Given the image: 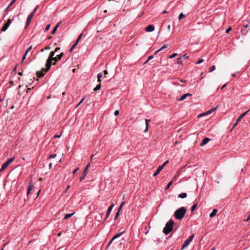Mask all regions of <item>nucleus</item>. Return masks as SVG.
Wrapping results in <instances>:
<instances>
[{"mask_svg":"<svg viewBox=\"0 0 250 250\" xmlns=\"http://www.w3.org/2000/svg\"><path fill=\"white\" fill-rule=\"evenodd\" d=\"M55 52L54 51H51L50 53L49 57L46 60V62L45 64L46 68H42V70H45V72H47L49 70L52 64V61L53 59H54L53 58H54V56L55 55Z\"/></svg>","mask_w":250,"mask_h":250,"instance_id":"1","label":"nucleus"},{"mask_svg":"<svg viewBox=\"0 0 250 250\" xmlns=\"http://www.w3.org/2000/svg\"><path fill=\"white\" fill-rule=\"evenodd\" d=\"M186 212L187 210L185 207H181L175 210L174 212V216L176 219H182L184 217Z\"/></svg>","mask_w":250,"mask_h":250,"instance_id":"2","label":"nucleus"},{"mask_svg":"<svg viewBox=\"0 0 250 250\" xmlns=\"http://www.w3.org/2000/svg\"><path fill=\"white\" fill-rule=\"evenodd\" d=\"M174 222L172 219L169 220V221L166 223L165 228L163 229V232L165 234H169L173 229V226Z\"/></svg>","mask_w":250,"mask_h":250,"instance_id":"3","label":"nucleus"},{"mask_svg":"<svg viewBox=\"0 0 250 250\" xmlns=\"http://www.w3.org/2000/svg\"><path fill=\"white\" fill-rule=\"evenodd\" d=\"M14 159L15 157H13L8 159L5 163H4L2 164L1 168L0 169V172L3 171L9 165V164L14 161Z\"/></svg>","mask_w":250,"mask_h":250,"instance_id":"4","label":"nucleus"},{"mask_svg":"<svg viewBox=\"0 0 250 250\" xmlns=\"http://www.w3.org/2000/svg\"><path fill=\"white\" fill-rule=\"evenodd\" d=\"M90 166V164H88L86 166V167L84 168V170L82 174V176H81L80 178V180L81 181H82V180H83L85 176L86 175V174H87V172L88 171V168Z\"/></svg>","mask_w":250,"mask_h":250,"instance_id":"5","label":"nucleus"},{"mask_svg":"<svg viewBox=\"0 0 250 250\" xmlns=\"http://www.w3.org/2000/svg\"><path fill=\"white\" fill-rule=\"evenodd\" d=\"M33 16L34 15H33V13H30L28 15V16L27 17L26 25L25 26V28H27L29 26Z\"/></svg>","mask_w":250,"mask_h":250,"instance_id":"6","label":"nucleus"},{"mask_svg":"<svg viewBox=\"0 0 250 250\" xmlns=\"http://www.w3.org/2000/svg\"><path fill=\"white\" fill-rule=\"evenodd\" d=\"M155 29V27L153 25H152V24H150V25H148L146 28V29L145 30L146 31V32H152Z\"/></svg>","mask_w":250,"mask_h":250,"instance_id":"7","label":"nucleus"},{"mask_svg":"<svg viewBox=\"0 0 250 250\" xmlns=\"http://www.w3.org/2000/svg\"><path fill=\"white\" fill-rule=\"evenodd\" d=\"M114 205H115L114 204H112L108 208L107 212H106V217H105V220L109 216L110 213L113 208L114 207Z\"/></svg>","mask_w":250,"mask_h":250,"instance_id":"8","label":"nucleus"},{"mask_svg":"<svg viewBox=\"0 0 250 250\" xmlns=\"http://www.w3.org/2000/svg\"><path fill=\"white\" fill-rule=\"evenodd\" d=\"M33 188H34L33 184L32 183V182H30L29 184V185H28V190L27 191V196H28L30 194V191L33 189Z\"/></svg>","mask_w":250,"mask_h":250,"instance_id":"9","label":"nucleus"},{"mask_svg":"<svg viewBox=\"0 0 250 250\" xmlns=\"http://www.w3.org/2000/svg\"><path fill=\"white\" fill-rule=\"evenodd\" d=\"M191 95L192 94L190 93L185 94L183 95L179 99H178V101H182L185 100L188 96H191Z\"/></svg>","mask_w":250,"mask_h":250,"instance_id":"10","label":"nucleus"},{"mask_svg":"<svg viewBox=\"0 0 250 250\" xmlns=\"http://www.w3.org/2000/svg\"><path fill=\"white\" fill-rule=\"evenodd\" d=\"M63 55V53H61L60 54L57 55L56 57H54L53 59V61L55 62H58L60 60Z\"/></svg>","mask_w":250,"mask_h":250,"instance_id":"11","label":"nucleus"},{"mask_svg":"<svg viewBox=\"0 0 250 250\" xmlns=\"http://www.w3.org/2000/svg\"><path fill=\"white\" fill-rule=\"evenodd\" d=\"M209 140H210V139L208 138H204L203 140V141H202V142L200 143V146H202L205 145L209 142Z\"/></svg>","mask_w":250,"mask_h":250,"instance_id":"12","label":"nucleus"},{"mask_svg":"<svg viewBox=\"0 0 250 250\" xmlns=\"http://www.w3.org/2000/svg\"><path fill=\"white\" fill-rule=\"evenodd\" d=\"M217 108V107H214V108H212L209 110H208L207 112H206V113H204V114H206V115H209L210 114H211L212 113H213V112H214L216 110Z\"/></svg>","mask_w":250,"mask_h":250,"instance_id":"13","label":"nucleus"},{"mask_svg":"<svg viewBox=\"0 0 250 250\" xmlns=\"http://www.w3.org/2000/svg\"><path fill=\"white\" fill-rule=\"evenodd\" d=\"M43 71L46 72L45 70H42V69L41 71H37L36 73L37 77L40 78L42 77L44 75V73H43Z\"/></svg>","mask_w":250,"mask_h":250,"instance_id":"14","label":"nucleus"},{"mask_svg":"<svg viewBox=\"0 0 250 250\" xmlns=\"http://www.w3.org/2000/svg\"><path fill=\"white\" fill-rule=\"evenodd\" d=\"M250 110H249L243 113H242L237 119V122H239L241 121V120L250 111Z\"/></svg>","mask_w":250,"mask_h":250,"instance_id":"15","label":"nucleus"},{"mask_svg":"<svg viewBox=\"0 0 250 250\" xmlns=\"http://www.w3.org/2000/svg\"><path fill=\"white\" fill-rule=\"evenodd\" d=\"M217 211L218 210L217 209H213L212 211L210 213L209 217L210 218L214 217L216 215Z\"/></svg>","mask_w":250,"mask_h":250,"instance_id":"16","label":"nucleus"},{"mask_svg":"<svg viewBox=\"0 0 250 250\" xmlns=\"http://www.w3.org/2000/svg\"><path fill=\"white\" fill-rule=\"evenodd\" d=\"M145 122H146V127L144 130V132H146L148 129V123H149V122H150V120L149 119H146Z\"/></svg>","mask_w":250,"mask_h":250,"instance_id":"17","label":"nucleus"},{"mask_svg":"<svg viewBox=\"0 0 250 250\" xmlns=\"http://www.w3.org/2000/svg\"><path fill=\"white\" fill-rule=\"evenodd\" d=\"M162 169L163 168H162V167L159 166L156 171L154 173L153 176H156L160 172V171L162 170Z\"/></svg>","mask_w":250,"mask_h":250,"instance_id":"18","label":"nucleus"},{"mask_svg":"<svg viewBox=\"0 0 250 250\" xmlns=\"http://www.w3.org/2000/svg\"><path fill=\"white\" fill-rule=\"evenodd\" d=\"M61 22L58 23L56 26L54 28L53 30L52 31V32L51 33L52 34H54L55 33V32H56L57 30L58 29V28L60 26V25L61 24Z\"/></svg>","mask_w":250,"mask_h":250,"instance_id":"19","label":"nucleus"},{"mask_svg":"<svg viewBox=\"0 0 250 250\" xmlns=\"http://www.w3.org/2000/svg\"><path fill=\"white\" fill-rule=\"evenodd\" d=\"M75 212H73L71 213H67L66 214L63 218V220H66L69 218L71 217L73 214H74Z\"/></svg>","mask_w":250,"mask_h":250,"instance_id":"20","label":"nucleus"},{"mask_svg":"<svg viewBox=\"0 0 250 250\" xmlns=\"http://www.w3.org/2000/svg\"><path fill=\"white\" fill-rule=\"evenodd\" d=\"M190 242H189L187 239L184 242V245L182 247V250H183L185 248L188 247Z\"/></svg>","mask_w":250,"mask_h":250,"instance_id":"21","label":"nucleus"},{"mask_svg":"<svg viewBox=\"0 0 250 250\" xmlns=\"http://www.w3.org/2000/svg\"><path fill=\"white\" fill-rule=\"evenodd\" d=\"M9 25L7 24L6 23L4 25V26L1 28V31L4 32L9 27Z\"/></svg>","mask_w":250,"mask_h":250,"instance_id":"22","label":"nucleus"},{"mask_svg":"<svg viewBox=\"0 0 250 250\" xmlns=\"http://www.w3.org/2000/svg\"><path fill=\"white\" fill-rule=\"evenodd\" d=\"M187 197V194L186 193H182L178 195V197L180 198H185Z\"/></svg>","mask_w":250,"mask_h":250,"instance_id":"23","label":"nucleus"},{"mask_svg":"<svg viewBox=\"0 0 250 250\" xmlns=\"http://www.w3.org/2000/svg\"><path fill=\"white\" fill-rule=\"evenodd\" d=\"M103 77V74L102 73H100L98 74L97 75V79H98V81L99 82H101V78Z\"/></svg>","mask_w":250,"mask_h":250,"instance_id":"24","label":"nucleus"},{"mask_svg":"<svg viewBox=\"0 0 250 250\" xmlns=\"http://www.w3.org/2000/svg\"><path fill=\"white\" fill-rule=\"evenodd\" d=\"M124 233V232H120L119 233H118L117 234H116L115 235H114L113 237V239H116L118 237H119L120 236H121L123 233Z\"/></svg>","mask_w":250,"mask_h":250,"instance_id":"25","label":"nucleus"},{"mask_svg":"<svg viewBox=\"0 0 250 250\" xmlns=\"http://www.w3.org/2000/svg\"><path fill=\"white\" fill-rule=\"evenodd\" d=\"M101 87V84L100 83V84H98V85L96 86V87H95V88H94V89H93V90H94V91H97V90H98L100 89Z\"/></svg>","mask_w":250,"mask_h":250,"instance_id":"26","label":"nucleus"},{"mask_svg":"<svg viewBox=\"0 0 250 250\" xmlns=\"http://www.w3.org/2000/svg\"><path fill=\"white\" fill-rule=\"evenodd\" d=\"M197 206V204H194L193 205H192V206L191 208V211H193L196 208Z\"/></svg>","mask_w":250,"mask_h":250,"instance_id":"27","label":"nucleus"},{"mask_svg":"<svg viewBox=\"0 0 250 250\" xmlns=\"http://www.w3.org/2000/svg\"><path fill=\"white\" fill-rule=\"evenodd\" d=\"M125 201H124V202H123L122 203V204H121V205L120 206V207H119V209H118V211H121V210L122 209V208H123V206L125 205Z\"/></svg>","mask_w":250,"mask_h":250,"instance_id":"28","label":"nucleus"},{"mask_svg":"<svg viewBox=\"0 0 250 250\" xmlns=\"http://www.w3.org/2000/svg\"><path fill=\"white\" fill-rule=\"evenodd\" d=\"M194 234H192L191 235H190L189 238L187 239L189 242H191L193 239V237H194Z\"/></svg>","mask_w":250,"mask_h":250,"instance_id":"29","label":"nucleus"},{"mask_svg":"<svg viewBox=\"0 0 250 250\" xmlns=\"http://www.w3.org/2000/svg\"><path fill=\"white\" fill-rule=\"evenodd\" d=\"M172 182H173V181H170V182L168 183V184L167 185V186H166V189H168L170 188V186H171V184H172Z\"/></svg>","mask_w":250,"mask_h":250,"instance_id":"30","label":"nucleus"},{"mask_svg":"<svg viewBox=\"0 0 250 250\" xmlns=\"http://www.w3.org/2000/svg\"><path fill=\"white\" fill-rule=\"evenodd\" d=\"M185 16V15L184 14H183L182 13H180L179 16V20H181Z\"/></svg>","mask_w":250,"mask_h":250,"instance_id":"31","label":"nucleus"},{"mask_svg":"<svg viewBox=\"0 0 250 250\" xmlns=\"http://www.w3.org/2000/svg\"><path fill=\"white\" fill-rule=\"evenodd\" d=\"M38 7H39L38 5H37L36 6V7L34 8V9L33 10V11L31 13H33V15H34V14L35 13V12H36V11L37 10Z\"/></svg>","mask_w":250,"mask_h":250,"instance_id":"32","label":"nucleus"},{"mask_svg":"<svg viewBox=\"0 0 250 250\" xmlns=\"http://www.w3.org/2000/svg\"><path fill=\"white\" fill-rule=\"evenodd\" d=\"M177 55V53H174L168 57L169 58L172 59L175 57Z\"/></svg>","mask_w":250,"mask_h":250,"instance_id":"33","label":"nucleus"},{"mask_svg":"<svg viewBox=\"0 0 250 250\" xmlns=\"http://www.w3.org/2000/svg\"><path fill=\"white\" fill-rule=\"evenodd\" d=\"M215 65H213V66H212L210 67V70H209V72H212V71L215 70Z\"/></svg>","mask_w":250,"mask_h":250,"instance_id":"34","label":"nucleus"},{"mask_svg":"<svg viewBox=\"0 0 250 250\" xmlns=\"http://www.w3.org/2000/svg\"><path fill=\"white\" fill-rule=\"evenodd\" d=\"M56 156H57V155H56V154H52L50 155L49 156L48 158H49V159L54 158H55V157H56Z\"/></svg>","mask_w":250,"mask_h":250,"instance_id":"35","label":"nucleus"},{"mask_svg":"<svg viewBox=\"0 0 250 250\" xmlns=\"http://www.w3.org/2000/svg\"><path fill=\"white\" fill-rule=\"evenodd\" d=\"M204 62V60L203 59H201L199 60L198 62H197L195 63L197 64H200Z\"/></svg>","mask_w":250,"mask_h":250,"instance_id":"36","label":"nucleus"},{"mask_svg":"<svg viewBox=\"0 0 250 250\" xmlns=\"http://www.w3.org/2000/svg\"><path fill=\"white\" fill-rule=\"evenodd\" d=\"M178 63L181 64L183 62L182 60V57H179L177 58Z\"/></svg>","mask_w":250,"mask_h":250,"instance_id":"37","label":"nucleus"},{"mask_svg":"<svg viewBox=\"0 0 250 250\" xmlns=\"http://www.w3.org/2000/svg\"><path fill=\"white\" fill-rule=\"evenodd\" d=\"M84 99H85V97H83V98L81 99V101L79 103V104H78V105H77V107H78V106H79V105H80V104H81L83 102V101L84 100Z\"/></svg>","mask_w":250,"mask_h":250,"instance_id":"38","label":"nucleus"},{"mask_svg":"<svg viewBox=\"0 0 250 250\" xmlns=\"http://www.w3.org/2000/svg\"><path fill=\"white\" fill-rule=\"evenodd\" d=\"M16 0H12L8 5V7H11L16 1Z\"/></svg>","mask_w":250,"mask_h":250,"instance_id":"39","label":"nucleus"},{"mask_svg":"<svg viewBox=\"0 0 250 250\" xmlns=\"http://www.w3.org/2000/svg\"><path fill=\"white\" fill-rule=\"evenodd\" d=\"M238 122H237V120H236V123H235V124H233V126H232V128H231V131H232V130H233V129L236 127V125H237L238 124Z\"/></svg>","mask_w":250,"mask_h":250,"instance_id":"40","label":"nucleus"},{"mask_svg":"<svg viewBox=\"0 0 250 250\" xmlns=\"http://www.w3.org/2000/svg\"><path fill=\"white\" fill-rule=\"evenodd\" d=\"M32 48V45H31L25 51L26 54H27L29 51Z\"/></svg>","mask_w":250,"mask_h":250,"instance_id":"41","label":"nucleus"},{"mask_svg":"<svg viewBox=\"0 0 250 250\" xmlns=\"http://www.w3.org/2000/svg\"><path fill=\"white\" fill-rule=\"evenodd\" d=\"M50 25L47 24L45 28L44 31L46 32L47 31H48L49 30V29L50 28Z\"/></svg>","mask_w":250,"mask_h":250,"instance_id":"42","label":"nucleus"},{"mask_svg":"<svg viewBox=\"0 0 250 250\" xmlns=\"http://www.w3.org/2000/svg\"><path fill=\"white\" fill-rule=\"evenodd\" d=\"M153 58V56H150L148 57L147 61H146V62H145L146 63H147L149 61H150V60H151L152 58Z\"/></svg>","mask_w":250,"mask_h":250,"instance_id":"43","label":"nucleus"},{"mask_svg":"<svg viewBox=\"0 0 250 250\" xmlns=\"http://www.w3.org/2000/svg\"><path fill=\"white\" fill-rule=\"evenodd\" d=\"M168 163V161H167L165 162L162 166H160V167H162V168H163V167Z\"/></svg>","mask_w":250,"mask_h":250,"instance_id":"44","label":"nucleus"},{"mask_svg":"<svg viewBox=\"0 0 250 250\" xmlns=\"http://www.w3.org/2000/svg\"><path fill=\"white\" fill-rule=\"evenodd\" d=\"M119 213H120V211H117V213H116V214L115 215V218H114L115 220H116L118 218V217L119 216Z\"/></svg>","mask_w":250,"mask_h":250,"instance_id":"45","label":"nucleus"},{"mask_svg":"<svg viewBox=\"0 0 250 250\" xmlns=\"http://www.w3.org/2000/svg\"><path fill=\"white\" fill-rule=\"evenodd\" d=\"M26 55H27V54H26V53H25L24 55L22 57L21 63H22L23 62L24 60L25 59Z\"/></svg>","mask_w":250,"mask_h":250,"instance_id":"46","label":"nucleus"},{"mask_svg":"<svg viewBox=\"0 0 250 250\" xmlns=\"http://www.w3.org/2000/svg\"><path fill=\"white\" fill-rule=\"evenodd\" d=\"M115 239H113V237H112V238L111 239V240L109 241L108 244L107 245V247H108L112 243L113 241H114Z\"/></svg>","mask_w":250,"mask_h":250,"instance_id":"47","label":"nucleus"},{"mask_svg":"<svg viewBox=\"0 0 250 250\" xmlns=\"http://www.w3.org/2000/svg\"><path fill=\"white\" fill-rule=\"evenodd\" d=\"M167 48V45H163L162 47H161L160 48V50L161 51L163 49H164L165 48Z\"/></svg>","mask_w":250,"mask_h":250,"instance_id":"48","label":"nucleus"},{"mask_svg":"<svg viewBox=\"0 0 250 250\" xmlns=\"http://www.w3.org/2000/svg\"><path fill=\"white\" fill-rule=\"evenodd\" d=\"M119 114V111L118 110H116L115 112H114V115L115 116H117Z\"/></svg>","mask_w":250,"mask_h":250,"instance_id":"49","label":"nucleus"},{"mask_svg":"<svg viewBox=\"0 0 250 250\" xmlns=\"http://www.w3.org/2000/svg\"><path fill=\"white\" fill-rule=\"evenodd\" d=\"M231 30V27L228 28V29H226V33H229Z\"/></svg>","mask_w":250,"mask_h":250,"instance_id":"50","label":"nucleus"},{"mask_svg":"<svg viewBox=\"0 0 250 250\" xmlns=\"http://www.w3.org/2000/svg\"><path fill=\"white\" fill-rule=\"evenodd\" d=\"M76 46V45H74V44L72 45V46L71 47V48H70V52H71L73 50L74 48L75 47V46Z\"/></svg>","mask_w":250,"mask_h":250,"instance_id":"51","label":"nucleus"},{"mask_svg":"<svg viewBox=\"0 0 250 250\" xmlns=\"http://www.w3.org/2000/svg\"><path fill=\"white\" fill-rule=\"evenodd\" d=\"M11 21H12V20L11 19H9L8 20L7 22H6V23L10 25L11 23Z\"/></svg>","mask_w":250,"mask_h":250,"instance_id":"52","label":"nucleus"},{"mask_svg":"<svg viewBox=\"0 0 250 250\" xmlns=\"http://www.w3.org/2000/svg\"><path fill=\"white\" fill-rule=\"evenodd\" d=\"M183 57V58H184V59H188V58H189V56H188L187 54H185V55H184L183 56V57Z\"/></svg>","mask_w":250,"mask_h":250,"instance_id":"53","label":"nucleus"},{"mask_svg":"<svg viewBox=\"0 0 250 250\" xmlns=\"http://www.w3.org/2000/svg\"><path fill=\"white\" fill-rule=\"evenodd\" d=\"M82 36H83V34H82V33L80 34L79 35V37H78V38L77 40H78V41H80V40H81V38H82Z\"/></svg>","mask_w":250,"mask_h":250,"instance_id":"54","label":"nucleus"},{"mask_svg":"<svg viewBox=\"0 0 250 250\" xmlns=\"http://www.w3.org/2000/svg\"><path fill=\"white\" fill-rule=\"evenodd\" d=\"M108 74V71L107 70H104V76L105 77H106V75Z\"/></svg>","mask_w":250,"mask_h":250,"instance_id":"55","label":"nucleus"},{"mask_svg":"<svg viewBox=\"0 0 250 250\" xmlns=\"http://www.w3.org/2000/svg\"><path fill=\"white\" fill-rule=\"evenodd\" d=\"M50 49H51V47L49 46H47L44 48V49H45V50H50Z\"/></svg>","mask_w":250,"mask_h":250,"instance_id":"56","label":"nucleus"},{"mask_svg":"<svg viewBox=\"0 0 250 250\" xmlns=\"http://www.w3.org/2000/svg\"><path fill=\"white\" fill-rule=\"evenodd\" d=\"M61 136V135H55L54 136V138H60Z\"/></svg>","mask_w":250,"mask_h":250,"instance_id":"57","label":"nucleus"},{"mask_svg":"<svg viewBox=\"0 0 250 250\" xmlns=\"http://www.w3.org/2000/svg\"><path fill=\"white\" fill-rule=\"evenodd\" d=\"M78 170H79V168H77L75 170H74L73 171V174L75 175Z\"/></svg>","mask_w":250,"mask_h":250,"instance_id":"58","label":"nucleus"},{"mask_svg":"<svg viewBox=\"0 0 250 250\" xmlns=\"http://www.w3.org/2000/svg\"><path fill=\"white\" fill-rule=\"evenodd\" d=\"M60 50V47H57L55 50V52H57L58 51V50Z\"/></svg>","mask_w":250,"mask_h":250,"instance_id":"59","label":"nucleus"},{"mask_svg":"<svg viewBox=\"0 0 250 250\" xmlns=\"http://www.w3.org/2000/svg\"><path fill=\"white\" fill-rule=\"evenodd\" d=\"M79 42V41H78V40L77 39V40H76V42H75V43H74V45H77V44Z\"/></svg>","mask_w":250,"mask_h":250,"instance_id":"60","label":"nucleus"},{"mask_svg":"<svg viewBox=\"0 0 250 250\" xmlns=\"http://www.w3.org/2000/svg\"><path fill=\"white\" fill-rule=\"evenodd\" d=\"M226 85H227L226 84H224V85H223L221 87V89H224V87H226Z\"/></svg>","mask_w":250,"mask_h":250,"instance_id":"61","label":"nucleus"},{"mask_svg":"<svg viewBox=\"0 0 250 250\" xmlns=\"http://www.w3.org/2000/svg\"><path fill=\"white\" fill-rule=\"evenodd\" d=\"M250 219V214L249 215V216H248V217L247 218V219L246 220V221H249Z\"/></svg>","mask_w":250,"mask_h":250,"instance_id":"62","label":"nucleus"},{"mask_svg":"<svg viewBox=\"0 0 250 250\" xmlns=\"http://www.w3.org/2000/svg\"><path fill=\"white\" fill-rule=\"evenodd\" d=\"M52 163L49 164V169H51L52 168Z\"/></svg>","mask_w":250,"mask_h":250,"instance_id":"63","label":"nucleus"},{"mask_svg":"<svg viewBox=\"0 0 250 250\" xmlns=\"http://www.w3.org/2000/svg\"><path fill=\"white\" fill-rule=\"evenodd\" d=\"M161 50L159 49H158V50L156 51L155 52V54H157L159 52H160Z\"/></svg>","mask_w":250,"mask_h":250,"instance_id":"64","label":"nucleus"}]
</instances>
